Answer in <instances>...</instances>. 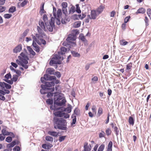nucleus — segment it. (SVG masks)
I'll list each match as a JSON object with an SVG mask.
<instances>
[{
	"instance_id": "nucleus-21",
	"label": "nucleus",
	"mask_w": 151,
	"mask_h": 151,
	"mask_svg": "<svg viewBox=\"0 0 151 151\" xmlns=\"http://www.w3.org/2000/svg\"><path fill=\"white\" fill-rule=\"evenodd\" d=\"M120 44L124 46L128 44V42L125 41L124 39H122L119 41Z\"/></svg>"
},
{
	"instance_id": "nucleus-49",
	"label": "nucleus",
	"mask_w": 151,
	"mask_h": 151,
	"mask_svg": "<svg viewBox=\"0 0 151 151\" xmlns=\"http://www.w3.org/2000/svg\"><path fill=\"white\" fill-rule=\"evenodd\" d=\"M4 80L10 84H12L13 83V81L12 79H11V80H9L8 79H4Z\"/></svg>"
},
{
	"instance_id": "nucleus-42",
	"label": "nucleus",
	"mask_w": 151,
	"mask_h": 151,
	"mask_svg": "<svg viewBox=\"0 0 151 151\" xmlns=\"http://www.w3.org/2000/svg\"><path fill=\"white\" fill-rule=\"evenodd\" d=\"M147 15L150 19L151 18V9L148 8L147 9Z\"/></svg>"
},
{
	"instance_id": "nucleus-55",
	"label": "nucleus",
	"mask_w": 151,
	"mask_h": 151,
	"mask_svg": "<svg viewBox=\"0 0 151 151\" xmlns=\"http://www.w3.org/2000/svg\"><path fill=\"white\" fill-rule=\"evenodd\" d=\"M5 136L2 133L0 134V141H2L4 140L5 138Z\"/></svg>"
},
{
	"instance_id": "nucleus-50",
	"label": "nucleus",
	"mask_w": 151,
	"mask_h": 151,
	"mask_svg": "<svg viewBox=\"0 0 151 151\" xmlns=\"http://www.w3.org/2000/svg\"><path fill=\"white\" fill-rule=\"evenodd\" d=\"M66 137V136H63L60 137L59 138V141L60 142L63 141L64 140Z\"/></svg>"
},
{
	"instance_id": "nucleus-58",
	"label": "nucleus",
	"mask_w": 151,
	"mask_h": 151,
	"mask_svg": "<svg viewBox=\"0 0 151 151\" xmlns=\"http://www.w3.org/2000/svg\"><path fill=\"white\" fill-rule=\"evenodd\" d=\"M102 132L100 133L99 134V137L100 138L104 137L105 135V132L103 131H102Z\"/></svg>"
},
{
	"instance_id": "nucleus-6",
	"label": "nucleus",
	"mask_w": 151,
	"mask_h": 151,
	"mask_svg": "<svg viewBox=\"0 0 151 151\" xmlns=\"http://www.w3.org/2000/svg\"><path fill=\"white\" fill-rule=\"evenodd\" d=\"M97 16L96 11L95 10H92L91 11V16L88 15L87 17L90 19H95Z\"/></svg>"
},
{
	"instance_id": "nucleus-54",
	"label": "nucleus",
	"mask_w": 151,
	"mask_h": 151,
	"mask_svg": "<svg viewBox=\"0 0 151 151\" xmlns=\"http://www.w3.org/2000/svg\"><path fill=\"white\" fill-rule=\"evenodd\" d=\"M102 109L101 108H99L98 109V114L100 116V115L102 114Z\"/></svg>"
},
{
	"instance_id": "nucleus-44",
	"label": "nucleus",
	"mask_w": 151,
	"mask_h": 151,
	"mask_svg": "<svg viewBox=\"0 0 151 151\" xmlns=\"http://www.w3.org/2000/svg\"><path fill=\"white\" fill-rule=\"evenodd\" d=\"M29 31V30L28 29H27L26 30H25L23 32L22 35V36L24 37H25L28 33Z\"/></svg>"
},
{
	"instance_id": "nucleus-27",
	"label": "nucleus",
	"mask_w": 151,
	"mask_h": 151,
	"mask_svg": "<svg viewBox=\"0 0 151 151\" xmlns=\"http://www.w3.org/2000/svg\"><path fill=\"white\" fill-rule=\"evenodd\" d=\"M71 52L72 55L74 57H79L80 56L79 54L74 51H71Z\"/></svg>"
},
{
	"instance_id": "nucleus-57",
	"label": "nucleus",
	"mask_w": 151,
	"mask_h": 151,
	"mask_svg": "<svg viewBox=\"0 0 151 151\" xmlns=\"http://www.w3.org/2000/svg\"><path fill=\"white\" fill-rule=\"evenodd\" d=\"M43 21L45 23L46 22H47L48 19L47 17L46 14H44L43 16Z\"/></svg>"
},
{
	"instance_id": "nucleus-32",
	"label": "nucleus",
	"mask_w": 151,
	"mask_h": 151,
	"mask_svg": "<svg viewBox=\"0 0 151 151\" xmlns=\"http://www.w3.org/2000/svg\"><path fill=\"white\" fill-rule=\"evenodd\" d=\"M73 18L76 19H81V14H74L73 16Z\"/></svg>"
},
{
	"instance_id": "nucleus-31",
	"label": "nucleus",
	"mask_w": 151,
	"mask_h": 151,
	"mask_svg": "<svg viewBox=\"0 0 151 151\" xmlns=\"http://www.w3.org/2000/svg\"><path fill=\"white\" fill-rule=\"evenodd\" d=\"M48 134L54 136H57V132L54 131H49L48 132Z\"/></svg>"
},
{
	"instance_id": "nucleus-3",
	"label": "nucleus",
	"mask_w": 151,
	"mask_h": 151,
	"mask_svg": "<svg viewBox=\"0 0 151 151\" xmlns=\"http://www.w3.org/2000/svg\"><path fill=\"white\" fill-rule=\"evenodd\" d=\"M54 104L56 105L62 106L65 104L66 101L64 98V95L61 93L55 95L54 97Z\"/></svg>"
},
{
	"instance_id": "nucleus-63",
	"label": "nucleus",
	"mask_w": 151,
	"mask_h": 151,
	"mask_svg": "<svg viewBox=\"0 0 151 151\" xmlns=\"http://www.w3.org/2000/svg\"><path fill=\"white\" fill-rule=\"evenodd\" d=\"M91 64V63H87L86 64L85 67V69L86 70H88L89 69L90 66Z\"/></svg>"
},
{
	"instance_id": "nucleus-43",
	"label": "nucleus",
	"mask_w": 151,
	"mask_h": 151,
	"mask_svg": "<svg viewBox=\"0 0 151 151\" xmlns=\"http://www.w3.org/2000/svg\"><path fill=\"white\" fill-rule=\"evenodd\" d=\"M4 78L5 79H9V78H11L12 76L10 73L6 74Z\"/></svg>"
},
{
	"instance_id": "nucleus-16",
	"label": "nucleus",
	"mask_w": 151,
	"mask_h": 151,
	"mask_svg": "<svg viewBox=\"0 0 151 151\" xmlns=\"http://www.w3.org/2000/svg\"><path fill=\"white\" fill-rule=\"evenodd\" d=\"M27 3V1L26 0H24L22 3H18L17 5V6L18 7H20V6L23 7L26 5Z\"/></svg>"
},
{
	"instance_id": "nucleus-53",
	"label": "nucleus",
	"mask_w": 151,
	"mask_h": 151,
	"mask_svg": "<svg viewBox=\"0 0 151 151\" xmlns=\"http://www.w3.org/2000/svg\"><path fill=\"white\" fill-rule=\"evenodd\" d=\"M114 129L116 134V135H117L119 132V131L118 130V128H117V127L115 126L114 128Z\"/></svg>"
},
{
	"instance_id": "nucleus-14",
	"label": "nucleus",
	"mask_w": 151,
	"mask_h": 151,
	"mask_svg": "<svg viewBox=\"0 0 151 151\" xmlns=\"http://www.w3.org/2000/svg\"><path fill=\"white\" fill-rule=\"evenodd\" d=\"M55 70L51 68H49L47 69L46 71V73L50 75L54 74Z\"/></svg>"
},
{
	"instance_id": "nucleus-2",
	"label": "nucleus",
	"mask_w": 151,
	"mask_h": 151,
	"mask_svg": "<svg viewBox=\"0 0 151 151\" xmlns=\"http://www.w3.org/2000/svg\"><path fill=\"white\" fill-rule=\"evenodd\" d=\"M54 85V83L53 81L47 82L45 83V84H42L41 87L42 89L40 90V92L42 94L47 93L48 92L47 90H51V91H53L55 90L54 87H52Z\"/></svg>"
},
{
	"instance_id": "nucleus-7",
	"label": "nucleus",
	"mask_w": 151,
	"mask_h": 151,
	"mask_svg": "<svg viewBox=\"0 0 151 151\" xmlns=\"http://www.w3.org/2000/svg\"><path fill=\"white\" fill-rule=\"evenodd\" d=\"M68 49L69 50L70 49L69 48H67L64 47H61L60 51L58 52V54L60 56L63 57V55L65 54V52H67Z\"/></svg>"
},
{
	"instance_id": "nucleus-10",
	"label": "nucleus",
	"mask_w": 151,
	"mask_h": 151,
	"mask_svg": "<svg viewBox=\"0 0 151 151\" xmlns=\"http://www.w3.org/2000/svg\"><path fill=\"white\" fill-rule=\"evenodd\" d=\"M22 49V45L21 44H19L13 49V52L14 53H17L21 51Z\"/></svg>"
},
{
	"instance_id": "nucleus-11",
	"label": "nucleus",
	"mask_w": 151,
	"mask_h": 151,
	"mask_svg": "<svg viewBox=\"0 0 151 151\" xmlns=\"http://www.w3.org/2000/svg\"><path fill=\"white\" fill-rule=\"evenodd\" d=\"M32 46L34 47V49L35 51L37 52H39L40 47L39 46L36 44L35 42L34 41H33Z\"/></svg>"
},
{
	"instance_id": "nucleus-46",
	"label": "nucleus",
	"mask_w": 151,
	"mask_h": 151,
	"mask_svg": "<svg viewBox=\"0 0 151 151\" xmlns=\"http://www.w3.org/2000/svg\"><path fill=\"white\" fill-rule=\"evenodd\" d=\"M6 83L4 82H0V86L2 88V89L4 90L5 88Z\"/></svg>"
},
{
	"instance_id": "nucleus-13",
	"label": "nucleus",
	"mask_w": 151,
	"mask_h": 151,
	"mask_svg": "<svg viewBox=\"0 0 151 151\" xmlns=\"http://www.w3.org/2000/svg\"><path fill=\"white\" fill-rule=\"evenodd\" d=\"M37 29L38 33L40 35L41 37H43L44 36H45V34L44 33L43 31L39 26H37Z\"/></svg>"
},
{
	"instance_id": "nucleus-41",
	"label": "nucleus",
	"mask_w": 151,
	"mask_h": 151,
	"mask_svg": "<svg viewBox=\"0 0 151 151\" xmlns=\"http://www.w3.org/2000/svg\"><path fill=\"white\" fill-rule=\"evenodd\" d=\"M144 21L145 23L146 26V27H147L149 25V20L147 17L146 16L145 17V19H144Z\"/></svg>"
},
{
	"instance_id": "nucleus-62",
	"label": "nucleus",
	"mask_w": 151,
	"mask_h": 151,
	"mask_svg": "<svg viewBox=\"0 0 151 151\" xmlns=\"http://www.w3.org/2000/svg\"><path fill=\"white\" fill-rule=\"evenodd\" d=\"M6 9V7L2 6H0V12H3L5 11Z\"/></svg>"
},
{
	"instance_id": "nucleus-15",
	"label": "nucleus",
	"mask_w": 151,
	"mask_h": 151,
	"mask_svg": "<svg viewBox=\"0 0 151 151\" xmlns=\"http://www.w3.org/2000/svg\"><path fill=\"white\" fill-rule=\"evenodd\" d=\"M146 11V10L143 7H141L139 8L136 12V13L137 14L141 13L144 14Z\"/></svg>"
},
{
	"instance_id": "nucleus-48",
	"label": "nucleus",
	"mask_w": 151,
	"mask_h": 151,
	"mask_svg": "<svg viewBox=\"0 0 151 151\" xmlns=\"http://www.w3.org/2000/svg\"><path fill=\"white\" fill-rule=\"evenodd\" d=\"M64 111H66L68 113H70L71 111V108L70 106L67 107L65 108Z\"/></svg>"
},
{
	"instance_id": "nucleus-24",
	"label": "nucleus",
	"mask_w": 151,
	"mask_h": 151,
	"mask_svg": "<svg viewBox=\"0 0 151 151\" xmlns=\"http://www.w3.org/2000/svg\"><path fill=\"white\" fill-rule=\"evenodd\" d=\"M104 8V7L103 6H100L97 9V12H98L99 14L100 13L103 11Z\"/></svg>"
},
{
	"instance_id": "nucleus-60",
	"label": "nucleus",
	"mask_w": 151,
	"mask_h": 151,
	"mask_svg": "<svg viewBox=\"0 0 151 151\" xmlns=\"http://www.w3.org/2000/svg\"><path fill=\"white\" fill-rule=\"evenodd\" d=\"M44 4L43 3L42 6L40 8V10L41 11L42 14L44 13L45 12H46L45 11H44Z\"/></svg>"
},
{
	"instance_id": "nucleus-30",
	"label": "nucleus",
	"mask_w": 151,
	"mask_h": 151,
	"mask_svg": "<svg viewBox=\"0 0 151 151\" xmlns=\"http://www.w3.org/2000/svg\"><path fill=\"white\" fill-rule=\"evenodd\" d=\"M16 11V7L15 6L11 7L9 10V12L11 13H13Z\"/></svg>"
},
{
	"instance_id": "nucleus-37",
	"label": "nucleus",
	"mask_w": 151,
	"mask_h": 151,
	"mask_svg": "<svg viewBox=\"0 0 151 151\" xmlns=\"http://www.w3.org/2000/svg\"><path fill=\"white\" fill-rule=\"evenodd\" d=\"M79 37L80 39L83 42H86V41L84 36L82 34H81L80 35Z\"/></svg>"
},
{
	"instance_id": "nucleus-61",
	"label": "nucleus",
	"mask_w": 151,
	"mask_h": 151,
	"mask_svg": "<svg viewBox=\"0 0 151 151\" xmlns=\"http://www.w3.org/2000/svg\"><path fill=\"white\" fill-rule=\"evenodd\" d=\"M67 3L66 2H63L62 4V8H67Z\"/></svg>"
},
{
	"instance_id": "nucleus-29",
	"label": "nucleus",
	"mask_w": 151,
	"mask_h": 151,
	"mask_svg": "<svg viewBox=\"0 0 151 151\" xmlns=\"http://www.w3.org/2000/svg\"><path fill=\"white\" fill-rule=\"evenodd\" d=\"M132 67V64L130 63L126 65V70L128 71L129 70L131 69Z\"/></svg>"
},
{
	"instance_id": "nucleus-19",
	"label": "nucleus",
	"mask_w": 151,
	"mask_h": 151,
	"mask_svg": "<svg viewBox=\"0 0 151 151\" xmlns=\"http://www.w3.org/2000/svg\"><path fill=\"white\" fill-rule=\"evenodd\" d=\"M54 114L56 116L59 117H63V112H62L60 111H58L55 112Z\"/></svg>"
},
{
	"instance_id": "nucleus-51",
	"label": "nucleus",
	"mask_w": 151,
	"mask_h": 151,
	"mask_svg": "<svg viewBox=\"0 0 151 151\" xmlns=\"http://www.w3.org/2000/svg\"><path fill=\"white\" fill-rule=\"evenodd\" d=\"M12 16L11 14H5L4 15V17L6 19H9L11 18Z\"/></svg>"
},
{
	"instance_id": "nucleus-5",
	"label": "nucleus",
	"mask_w": 151,
	"mask_h": 151,
	"mask_svg": "<svg viewBox=\"0 0 151 151\" xmlns=\"http://www.w3.org/2000/svg\"><path fill=\"white\" fill-rule=\"evenodd\" d=\"M49 24L48 22H45V26L50 32H52L53 31V28L55 27L54 22L53 21H52V18L51 19V21L49 22Z\"/></svg>"
},
{
	"instance_id": "nucleus-17",
	"label": "nucleus",
	"mask_w": 151,
	"mask_h": 151,
	"mask_svg": "<svg viewBox=\"0 0 151 151\" xmlns=\"http://www.w3.org/2000/svg\"><path fill=\"white\" fill-rule=\"evenodd\" d=\"M113 143L112 141H110L108 145L107 151H112Z\"/></svg>"
},
{
	"instance_id": "nucleus-18",
	"label": "nucleus",
	"mask_w": 151,
	"mask_h": 151,
	"mask_svg": "<svg viewBox=\"0 0 151 151\" xmlns=\"http://www.w3.org/2000/svg\"><path fill=\"white\" fill-rule=\"evenodd\" d=\"M16 144L15 141H13L10 143L7 144V147L8 148H10L13 147Z\"/></svg>"
},
{
	"instance_id": "nucleus-36",
	"label": "nucleus",
	"mask_w": 151,
	"mask_h": 151,
	"mask_svg": "<svg viewBox=\"0 0 151 151\" xmlns=\"http://www.w3.org/2000/svg\"><path fill=\"white\" fill-rule=\"evenodd\" d=\"M75 8L73 6H72L71 7L70 10L69 11V14L73 13L75 11Z\"/></svg>"
},
{
	"instance_id": "nucleus-45",
	"label": "nucleus",
	"mask_w": 151,
	"mask_h": 151,
	"mask_svg": "<svg viewBox=\"0 0 151 151\" xmlns=\"http://www.w3.org/2000/svg\"><path fill=\"white\" fill-rule=\"evenodd\" d=\"M105 147V145L104 144L101 145L98 148L99 151H103Z\"/></svg>"
},
{
	"instance_id": "nucleus-1",
	"label": "nucleus",
	"mask_w": 151,
	"mask_h": 151,
	"mask_svg": "<svg viewBox=\"0 0 151 151\" xmlns=\"http://www.w3.org/2000/svg\"><path fill=\"white\" fill-rule=\"evenodd\" d=\"M54 128L60 130H67V122L66 120L62 118H54Z\"/></svg>"
},
{
	"instance_id": "nucleus-22",
	"label": "nucleus",
	"mask_w": 151,
	"mask_h": 151,
	"mask_svg": "<svg viewBox=\"0 0 151 151\" xmlns=\"http://www.w3.org/2000/svg\"><path fill=\"white\" fill-rule=\"evenodd\" d=\"M1 132L4 135H9V132L6 130L5 128L3 129L1 131Z\"/></svg>"
},
{
	"instance_id": "nucleus-64",
	"label": "nucleus",
	"mask_w": 151,
	"mask_h": 151,
	"mask_svg": "<svg viewBox=\"0 0 151 151\" xmlns=\"http://www.w3.org/2000/svg\"><path fill=\"white\" fill-rule=\"evenodd\" d=\"M63 117L65 119L68 118L69 117V115L68 114L65 113V112H63Z\"/></svg>"
},
{
	"instance_id": "nucleus-25",
	"label": "nucleus",
	"mask_w": 151,
	"mask_h": 151,
	"mask_svg": "<svg viewBox=\"0 0 151 151\" xmlns=\"http://www.w3.org/2000/svg\"><path fill=\"white\" fill-rule=\"evenodd\" d=\"M134 119L133 118L130 116L129 117V124L133 125L134 123Z\"/></svg>"
},
{
	"instance_id": "nucleus-56",
	"label": "nucleus",
	"mask_w": 151,
	"mask_h": 151,
	"mask_svg": "<svg viewBox=\"0 0 151 151\" xmlns=\"http://www.w3.org/2000/svg\"><path fill=\"white\" fill-rule=\"evenodd\" d=\"M62 11L63 13L65 15L68 13V11L66 8H62Z\"/></svg>"
},
{
	"instance_id": "nucleus-47",
	"label": "nucleus",
	"mask_w": 151,
	"mask_h": 151,
	"mask_svg": "<svg viewBox=\"0 0 151 151\" xmlns=\"http://www.w3.org/2000/svg\"><path fill=\"white\" fill-rule=\"evenodd\" d=\"M76 12L78 14H80L81 13V11L80 9V7H79V5L78 4H77L76 5Z\"/></svg>"
},
{
	"instance_id": "nucleus-39",
	"label": "nucleus",
	"mask_w": 151,
	"mask_h": 151,
	"mask_svg": "<svg viewBox=\"0 0 151 151\" xmlns=\"http://www.w3.org/2000/svg\"><path fill=\"white\" fill-rule=\"evenodd\" d=\"M12 137L10 136L7 137L5 139L6 141L8 143L11 142L12 141Z\"/></svg>"
},
{
	"instance_id": "nucleus-59",
	"label": "nucleus",
	"mask_w": 151,
	"mask_h": 151,
	"mask_svg": "<svg viewBox=\"0 0 151 151\" xmlns=\"http://www.w3.org/2000/svg\"><path fill=\"white\" fill-rule=\"evenodd\" d=\"M20 150V148L18 146H16L13 149L14 151H19Z\"/></svg>"
},
{
	"instance_id": "nucleus-26",
	"label": "nucleus",
	"mask_w": 151,
	"mask_h": 151,
	"mask_svg": "<svg viewBox=\"0 0 151 151\" xmlns=\"http://www.w3.org/2000/svg\"><path fill=\"white\" fill-rule=\"evenodd\" d=\"M81 24V22L78 21L75 22L73 24V27L76 28L80 27Z\"/></svg>"
},
{
	"instance_id": "nucleus-9",
	"label": "nucleus",
	"mask_w": 151,
	"mask_h": 151,
	"mask_svg": "<svg viewBox=\"0 0 151 151\" xmlns=\"http://www.w3.org/2000/svg\"><path fill=\"white\" fill-rule=\"evenodd\" d=\"M45 80L47 81H52L56 79V77L55 76H51L47 74H45L44 75Z\"/></svg>"
},
{
	"instance_id": "nucleus-4",
	"label": "nucleus",
	"mask_w": 151,
	"mask_h": 151,
	"mask_svg": "<svg viewBox=\"0 0 151 151\" xmlns=\"http://www.w3.org/2000/svg\"><path fill=\"white\" fill-rule=\"evenodd\" d=\"M64 59L63 57L59 56L58 54L55 55V57L52 58L49 64L51 65L54 64H60L61 61L60 60H62Z\"/></svg>"
},
{
	"instance_id": "nucleus-28",
	"label": "nucleus",
	"mask_w": 151,
	"mask_h": 151,
	"mask_svg": "<svg viewBox=\"0 0 151 151\" xmlns=\"http://www.w3.org/2000/svg\"><path fill=\"white\" fill-rule=\"evenodd\" d=\"M61 14L62 12L61 9H58L57 11V14H56L57 17L61 18Z\"/></svg>"
},
{
	"instance_id": "nucleus-52",
	"label": "nucleus",
	"mask_w": 151,
	"mask_h": 151,
	"mask_svg": "<svg viewBox=\"0 0 151 151\" xmlns=\"http://www.w3.org/2000/svg\"><path fill=\"white\" fill-rule=\"evenodd\" d=\"M111 130L109 128L107 129L106 131V133L107 136L111 134Z\"/></svg>"
},
{
	"instance_id": "nucleus-33",
	"label": "nucleus",
	"mask_w": 151,
	"mask_h": 151,
	"mask_svg": "<svg viewBox=\"0 0 151 151\" xmlns=\"http://www.w3.org/2000/svg\"><path fill=\"white\" fill-rule=\"evenodd\" d=\"M55 19V20L56 21V24L59 25L60 24V19L61 18L57 17H54Z\"/></svg>"
},
{
	"instance_id": "nucleus-40",
	"label": "nucleus",
	"mask_w": 151,
	"mask_h": 151,
	"mask_svg": "<svg viewBox=\"0 0 151 151\" xmlns=\"http://www.w3.org/2000/svg\"><path fill=\"white\" fill-rule=\"evenodd\" d=\"M46 102L47 104L52 105L53 104V100L52 99H49L47 100Z\"/></svg>"
},
{
	"instance_id": "nucleus-34",
	"label": "nucleus",
	"mask_w": 151,
	"mask_h": 151,
	"mask_svg": "<svg viewBox=\"0 0 151 151\" xmlns=\"http://www.w3.org/2000/svg\"><path fill=\"white\" fill-rule=\"evenodd\" d=\"M18 76L16 75H14L12 76V78L11 79L14 82L16 81L18 79Z\"/></svg>"
},
{
	"instance_id": "nucleus-20",
	"label": "nucleus",
	"mask_w": 151,
	"mask_h": 151,
	"mask_svg": "<svg viewBox=\"0 0 151 151\" xmlns=\"http://www.w3.org/2000/svg\"><path fill=\"white\" fill-rule=\"evenodd\" d=\"M39 24L42 29H43L44 31L46 30L45 26L42 20H40L39 21Z\"/></svg>"
},
{
	"instance_id": "nucleus-23",
	"label": "nucleus",
	"mask_w": 151,
	"mask_h": 151,
	"mask_svg": "<svg viewBox=\"0 0 151 151\" xmlns=\"http://www.w3.org/2000/svg\"><path fill=\"white\" fill-rule=\"evenodd\" d=\"M29 59L28 57H26L25 58H22L21 59V60L22 61L23 63L25 64H27L28 63L27 60Z\"/></svg>"
},
{
	"instance_id": "nucleus-12",
	"label": "nucleus",
	"mask_w": 151,
	"mask_h": 151,
	"mask_svg": "<svg viewBox=\"0 0 151 151\" xmlns=\"http://www.w3.org/2000/svg\"><path fill=\"white\" fill-rule=\"evenodd\" d=\"M88 143L85 142L84 146V151H90L91 150V145H89V146L88 145Z\"/></svg>"
},
{
	"instance_id": "nucleus-35",
	"label": "nucleus",
	"mask_w": 151,
	"mask_h": 151,
	"mask_svg": "<svg viewBox=\"0 0 151 151\" xmlns=\"http://www.w3.org/2000/svg\"><path fill=\"white\" fill-rule=\"evenodd\" d=\"M48 92L47 93V96L48 98L50 97L51 96H53V93H52L53 91H51V90H47Z\"/></svg>"
},
{
	"instance_id": "nucleus-38",
	"label": "nucleus",
	"mask_w": 151,
	"mask_h": 151,
	"mask_svg": "<svg viewBox=\"0 0 151 151\" xmlns=\"http://www.w3.org/2000/svg\"><path fill=\"white\" fill-rule=\"evenodd\" d=\"M45 139L46 140L50 142H52L53 140L52 137L49 136H46L45 137Z\"/></svg>"
},
{
	"instance_id": "nucleus-8",
	"label": "nucleus",
	"mask_w": 151,
	"mask_h": 151,
	"mask_svg": "<svg viewBox=\"0 0 151 151\" xmlns=\"http://www.w3.org/2000/svg\"><path fill=\"white\" fill-rule=\"evenodd\" d=\"M76 38V35L73 34H70L68 35V37L66 39V41L69 42H71V41H74L75 40ZM72 43H74L72 42Z\"/></svg>"
}]
</instances>
